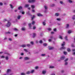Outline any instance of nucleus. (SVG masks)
I'll return each mask as SVG.
<instances>
[{
  "label": "nucleus",
  "instance_id": "nucleus-50",
  "mask_svg": "<svg viewBox=\"0 0 75 75\" xmlns=\"http://www.w3.org/2000/svg\"><path fill=\"white\" fill-rule=\"evenodd\" d=\"M21 75H25V73H21Z\"/></svg>",
  "mask_w": 75,
  "mask_h": 75
},
{
  "label": "nucleus",
  "instance_id": "nucleus-2",
  "mask_svg": "<svg viewBox=\"0 0 75 75\" xmlns=\"http://www.w3.org/2000/svg\"><path fill=\"white\" fill-rule=\"evenodd\" d=\"M35 1V0H29V3H33Z\"/></svg>",
  "mask_w": 75,
  "mask_h": 75
},
{
  "label": "nucleus",
  "instance_id": "nucleus-10",
  "mask_svg": "<svg viewBox=\"0 0 75 75\" xmlns=\"http://www.w3.org/2000/svg\"><path fill=\"white\" fill-rule=\"evenodd\" d=\"M29 4H26L25 5V7H29Z\"/></svg>",
  "mask_w": 75,
  "mask_h": 75
},
{
  "label": "nucleus",
  "instance_id": "nucleus-49",
  "mask_svg": "<svg viewBox=\"0 0 75 75\" xmlns=\"http://www.w3.org/2000/svg\"><path fill=\"white\" fill-rule=\"evenodd\" d=\"M48 41H49V42H51V41H52V40L51 39H49Z\"/></svg>",
  "mask_w": 75,
  "mask_h": 75
},
{
  "label": "nucleus",
  "instance_id": "nucleus-30",
  "mask_svg": "<svg viewBox=\"0 0 75 75\" xmlns=\"http://www.w3.org/2000/svg\"><path fill=\"white\" fill-rule=\"evenodd\" d=\"M24 51H25L26 52H28V50L25 49H24Z\"/></svg>",
  "mask_w": 75,
  "mask_h": 75
},
{
  "label": "nucleus",
  "instance_id": "nucleus-57",
  "mask_svg": "<svg viewBox=\"0 0 75 75\" xmlns=\"http://www.w3.org/2000/svg\"><path fill=\"white\" fill-rule=\"evenodd\" d=\"M61 72L62 73H64V70H62L61 71Z\"/></svg>",
  "mask_w": 75,
  "mask_h": 75
},
{
  "label": "nucleus",
  "instance_id": "nucleus-53",
  "mask_svg": "<svg viewBox=\"0 0 75 75\" xmlns=\"http://www.w3.org/2000/svg\"><path fill=\"white\" fill-rule=\"evenodd\" d=\"M31 23H30L29 24V27H31Z\"/></svg>",
  "mask_w": 75,
  "mask_h": 75
},
{
  "label": "nucleus",
  "instance_id": "nucleus-17",
  "mask_svg": "<svg viewBox=\"0 0 75 75\" xmlns=\"http://www.w3.org/2000/svg\"><path fill=\"white\" fill-rule=\"evenodd\" d=\"M44 7L45 9V10H47V8H48V6H44Z\"/></svg>",
  "mask_w": 75,
  "mask_h": 75
},
{
  "label": "nucleus",
  "instance_id": "nucleus-42",
  "mask_svg": "<svg viewBox=\"0 0 75 75\" xmlns=\"http://www.w3.org/2000/svg\"><path fill=\"white\" fill-rule=\"evenodd\" d=\"M67 51L68 52H70L71 51V50L69 48H68L67 49Z\"/></svg>",
  "mask_w": 75,
  "mask_h": 75
},
{
  "label": "nucleus",
  "instance_id": "nucleus-11",
  "mask_svg": "<svg viewBox=\"0 0 75 75\" xmlns=\"http://www.w3.org/2000/svg\"><path fill=\"white\" fill-rule=\"evenodd\" d=\"M35 71V70H32L30 72V73L31 74H33V73H34V72Z\"/></svg>",
  "mask_w": 75,
  "mask_h": 75
},
{
  "label": "nucleus",
  "instance_id": "nucleus-21",
  "mask_svg": "<svg viewBox=\"0 0 75 75\" xmlns=\"http://www.w3.org/2000/svg\"><path fill=\"white\" fill-rule=\"evenodd\" d=\"M59 13H55V16H59Z\"/></svg>",
  "mask_w": 75,
  "mask_h": 75
},
{
  "label": "nucleus",
  "instance_id": "nucleus-26",
  "mask_svg": "<svg viewBox=\"0 0 75 75\" xmlns=\"http://www.w3.org/2000/svg\"><path fill=\"white\" fill-rule=\"evenodd\" d=\"M42 73L43 74H45L46 73V71H42Z\"/></svg>",
  "mask_w": 75,
  "mask_h": 75
},
{
  "label": "nucleus",
  "instance_id": "nucleus-41",
  "mask_svg": "<svg viewBox=\"0 0 75 75\" xmlns=\"http://www.w3.org/2000/svg\"><path fill=\"white\" fill-rule=\"evenodd\" d=\"M1 58H5V56H2L1 57Z\"/></svg>",
  "mask_w": 75,
  "mask_h": 75
},
{
  "label": "nucleus",
  "instance_id": "nucleus-31",
  "mask_svg": "<svg viewBox=\"0 0 75 75\" xmlns=\"http://www.w3.org/2000/svg\"><path fill=\"white\" fill-rule=\"evenodd\" d=\"M6 60H8V56H6Z\"/></svg>",
  "mask_w": 75,
  "mask_h": 75
},
{
  "label": "nucleus",
  "instance_id": "nucleus-25",
  "mask_svg": "<svg viewBox=\"0 0 75 75\" xmlns=\"http://www.w3.org/2000/svg\"><path fill=\"white\" fill-rule=\"evenodd\" d=\"M11 72V69H8L7 70V72Z\"/></svg>",
  "mask_w": 75,
  "mask_h": 75
},
{
  "label": "nucleus",
  "instance_id": "nucleus-40",
  "mask_svg": "<svg viewBox=\"0 0 75 75\" xmlns=\"http://www.w3.org/2000/svg\"><path fill=\"white\" fill-rule=\"evenodd\" d=\"M47 30H48V31H51V28H48L47 29Z\"/></svg>",
  "mask_w": 75,
  "mask_h": 75
},
{
  "label": "nucleus",
  "instance_id": "nucleus-13",
  "mask_svg": "<svg viewBox=\"0 0 75 75\" xmlns=\"http://www.w3.org/2000/svg\"><path fill=\"white\" fill-rule=\"evenodd\" d=\"M65 47L63 46V47L61 48L60 50H65Z\"/></svg>",
  "mask_w": 75,
  "mask_h": 75
},
{
  "label": "nucleus",
  "instance_id": "nucleus-44",
  "mask_svg": "<svg viewBox=\"0 0 75 75\" xmlns=\"http://www.w3.org/2000/svg\"><path fill=\"white\" fill-rule=\"evenodd\" d=\"M39 43L40 44H42V40H40L39 41Z\"/></svg>",
  "mask_w": 75,
  "mask_h": 75
},
{
  "label": "nucleus",
  "instance_id": "nucleus-24",
  "mask_svg": "<svg viewBox=\"0 0 75 75\" xmlns=\"http://www.w3.org/2000/svg\"><path fill=\"white\" fill-rule=\"evenodd\" d=\"M68 1L70 3H72V1L71 0H68Z\"/></svg>",
  "mask_w": 75,
  "mask_h": 75
},
{
  "label": "nucleus",
  "instance_id": "nucleus-51",
  "mask_svg": "<svg viewBox=\"0 0 75 75\" xmlns=\"http://www.w3.org/2000/svg\"><path fill=\"white\" fill-rule=\"evenodd\" d=\"M43 45H44V46H47V44H43Z\"/></svg>",
  "mask_w": 75,
  "mask_h": 75
},
{
  "label": "nucleus",
  "instance_id": "nucleus-60",
  "mask_svg": "<svg viewBox=\"0 0 75 75\" xmlns=\"http://www.w3.org/2000/svg\"><path fill=\"white\" fill-rule=\"evenodd\" d=\"M25 13L24 12H22V14H24V13Z\"/></svg>",
  "mask_w": 75,
  "mask_h": 75
},
{
  "label": "nucleus",
  "instance_id": "nucleus-62",
  "mask_svg": "<svg viewBox=\"0 0 75 75\" xmlns=\"http://www.w3.org/2000/svg\"><path fill=\"white\" fill-rule=\"evenodd\" d=\"M21 55H24V53H22L21 54Z\"/></svg>",
  "mask_w": 75,
  "mask_h": 75
},
{
  "label": "nucleus",
  "instance_id": "nucleus-35",
  "mask_svg": "<svg viewBox=\"0 0 75 75\" xmlns=\"http://www.w3.org/2000/svg\"><path fill=\"white\" fill-rule=\"evenodd\" d=\"M10 6L11 7V8H13V5H12L11 4H10Z\"/></svg>",
  "mask_w": 75,
  "mask_h": 75
},
{
  "label": "nucleus",
  "instance_id": "nucleus-7",
  "mask_svg": "<svg viewBox=\"0 0 75 75\" xmlns=\"http://www.w3.org/2000/svg\"><path fill=\"white\" fill-rule=\"evenodd\" d=\"M67 33L68 34H71V33H72V31L71 30H68Z\"/></svg>",
  "mask_w": 75,
  "mask_h": 75
},
{
  "label": "nucleus",
  "instance_id": "nucleus-6",
  "mask_svg": "<svg viewBox=\"0 0 75 75\" xmlns=\"http://www.w3.org/2000/svg\"><path fill=\"white\" fill-rule=\"evenodd\" d=\"M65 58V56H62L61 57V59L63 60V59H64Z\"/></svg>",
  "mask_w": 75,
  "mask_h": 75
},
{
  "label": "nucleus",
  "instance_id": "nucleus-1",
  "mask_svg": "<svg viewBox=\"0 0 75 75\" xmlns=\"http://www.w3.org/2000/svg\"><path fill=\"white\" fill-rule=\"evenodd\" d=\"M10 25H11V23L10 22V21L8 20V23L6 24V26L8 27H10Z\"/></svg>",
  "mask_w": 75,
  "mask_h": 75
},
{
  "label": "nucleus",
  "instance_id": "nucleus-59",
  "mask_svg": "<svg viewBox=\"0 0 75 75\" xmlns=\"http://www.w3.org/2000/svg\"><path fill=\"white\" fill-rule=\"evenodd\" d=\"M50 38L52 40V38H53V37L52 36H51L50 37Z\"/></svg>",
  "mask_w": 75,
  "mask_h": 75
},
{
  "label": "nucleus",
  "instance_id": "nucleus-3",
  "mask_svg": "<svg viewBox=\"0 0 75 75\" xmlns=\"http://www.w3.org/2000/svg\"><path fill=\"white\" fill-rule=\"evenodd\" d=\"M24 60H29L30 59V57H24Z\"/></svg>",
  "mask_w": 75,
  "mask_h": 75
},
{
  "label": "nucleus",
  "instance_id": "nucleus-37",
  "mask_svg": "<svg viewBox=\"0 0 75 75\" xmlns=\"http://www.w3.org/2000/svg\"><path fill=\"white\" fill-rule=\"evenodd\" d=\"M35 21H33L32 22V24H33V25H34V24H35Z\"/></svg>",
  "mask_w": 75,
  "mask_h": 75
},
{
  "label": "nucleus",
  "instance_id": "nucleus-4",
  "mask_svg": "<svg viewBox=\"0 0 75 75\" xmlns=\"http://www.w3.org/2000/svg\"><path fill=\"white\" fill-rule=\"evenodd\" d=\"M69 28V24H67L66 25V28Z\"/></svg>",
  "mask_w": 75,
  "mask_h": 75
},
{
  "label": "nucleus",
  "instance_id": "nucleus-19",
  "mask_svg": "<svg viewBox=\"0 0 75 75\" xmlns=\"http://www.w3.org/2000/svg\"><path fill=\"white\" fill-rule=\"evenodd\" d=\"M23 8V7L22 6H19L18 8V10H21Z\"/></svg>",
  "mask_w": 75,
  "mask_h": 75
},
{
  "label": "nucleus",
  "instance_id": "nucleus-56",
  "mask_svg": "<svg viewBox=\"0 0 75 75\" xmlns=\"http://www.w3.org/2000/svg\"><path fill=\"white\" fill-rule=\"evenodd\" d=\"M15 37H17L18 36V34H16L14 35Z\"/></svg>",
  "mask_w": 75,
  "mask_h": 75
},
{
  "label": "nucleus",
  "instance_id": "nucleus-43",
  "mask_svg": "<svg viewBox=\"0 0 75 75\" xmlns=\"http://www.w3.org/2000/svg\"><path fill=\"white\" fill-rule=\"evenodd\" d=\"M30 43L31 44V45H34V42H30Z\"/></svg>",
  "mask_w": 75,
  "mask_h": 75
},
{
  "label": "nucleus",
  "instance_id": "nucleus-29",
  "mask_svg": "<svg viewBox=\"0 0 75 75\" xmlns=\"http://www.w3.org/2000/svg\"><path fill=\"white\" fill-rule=\"evenodd\" d=\"M59 38L60 39H61V40H62V37L61 35H59Z\"/></svg>",
  "mask_w": 75,
  "mask_h": 75
},
{
  "label": "nucleus",
  "instance_id": "nucleus-34",
  "mask_svg": "<svg viewBox=\"0 0 75 75\" xmlns=\"http://www.w3.org/2000/svg\"><path fill=\"white\" fill-rule=\"evenodd\" d=\"M60 3H61V4H64V3H63V1H60Z\"/></svg>",
  "mask_w": 75,
  "mask_h": 75
},
{
  "label": "nucleus",
  "instance_id": "nucleus-27",
  "mask_svg": "<svg viewBox=\"0 0 75 75\" xmlns=\"http://www.w3.org/2000/svg\"><path fill=\"white\" fill-rule=\"evenodd\" d=\"M65 45V42H63V44H62V46H64V45Z\"/></svg>",
  "mask_w": 75,
  "mask_h": 75
},
{
  "label": "nucleus",
  "instance_id": "nucleus-39",
  "mask_svg": "<svg viewBox=\"0 0 75 75\" xmlns=\"http://www.w3.org/2000/svg\"><path fill=\"white\" fill-rule=\"evenodd\" d=\"M6 34H11V32H8L6 33Z\"/></svg>",
  "mask_w": 75,
  "mask_h": 75
},
{
  "label": "nucleus",
  "instance_id": "nucleus-61",
  "mask_svg": "<svg viewBox=\"0 0 75 75\" xmlns=\"http://www.w3.org/2000/svg\"><path fill=\"white\" fill-rule=\"evenodd\" d=\"M54 31H57V29H54Z\"/></svg>",
  "mask_w": 75,
  "mask_h": 75
},
{
  "label": "nucleus",
  "instance_id": "nucleus-55",
  "mask_svg": "<svg viewBox=\"0 0 75 75\" xmlns=\"http://www.w3.org/2000/svg\"><path fill=\"white\" fill-rule=\"evenodd\" d=\"M3 5V3L1 2H0V6H2Z\"/></svg>",
  "mask_w": 75,
  "mask_h": 75
},
{
  "label": "nucleus",
  "instance_id": "nucleus-14",
  "mask_svg": "<svg viewBox=\"0 0 75 75\" xmlns=\"http://www.w3.org/2000/svg\"><path fill=\"white\" fill-rule=\"evenodd\" d=\"M31 7L32 8V9H34V8H35V6L34 5H31Z\"/></svg>",
  "mask_w": 75,
  "mask_h": 75
},
{
  "label": "nucleus",
  "instance_id": "nucleus-36",
  "mask_svg": "<svg viewBox=\"0 0 75 75\" xmlns=\"http://www.w3.org/2000/svg\"><path fill=\"white\" fill-rule=\"evenodd\" d=\"M65 38L66 41H68V37L66 36Z\"/></svg>",
  "mask_w": 75,
  "mask_h": 75
},
{
  "label": "nucleus",
  "instance_id": "nucleus-9",
  "mask_svg": "<svg viewBox=\"0 0 75 75\" xmlns=\"http://www.w3.org/2000/svg\"><path fill=\"white\" fill-rule=\"evenodd\" d=\"M13 30L15 31H19V30L18 29L16 28H14Z\"/></svg>",
  "mask_w": 75,
  "mask_h": 75
},
{
  "label": "nucleus",
  "instance_id": "nucleus-63",
  "mask_svg": "<svg viewBox=\"0 0 75 75\" xmlns=\"http://www.w3.org/2000/svg\"><path fill=\"white\" fill-rule=\"evenodd\" d=\"M57 25H61V23H58Z\"/></svg>",
  "mask_w": 75,
  "mask_h": 75
},
{
  "label": "nucleus",
  "instance_id": "nucleus-5",
  "mask_svg": "<svg viewBox=\"0 0 75 75\" xmlns=\"http://www.w3.org/2000/svg\"><path fill=\"white\" fill-rule=\"evenodd\" d=\"M49 49L51 50H53V49H54V48L53 47H49Z\"/></svg>",
  "mask_w": 75,
  "mask_h": 75
},
{
  "label": "nucleus",
  "instance_id": "nucleus-8",
  "mask_svg": "<svg viewBox=\"0 0 75 75\" xmlns=\"http://www.w3.org/2000/svg\"><path fill=\"white\" fill-rule=\"evenodd\" d=\"M21 16L20 15H18L17 16V19L18 20H20V18H21Z\"/></svg>",
  "mask_w": 75,
  "mask_h": 75
},
{
  "label": "nucleus",
  "instance_id": "nucleus-15",
  "mask_svg": "<svg viewBox=\"0 0 75 75\" xmlns=\"http://www.w3.org/2000/svg\"><path fill=\"white\" fill-rule=\"evenodd\" d=\"M25 28L23 27L22 28V31H25Z\"/></svg>",
  "mask_w": 75,
  "mask_h": 75
},
{
  "label": "nucleus",
  "instance_id": "nucleus-46",
  "mask_svg": "<svg viewBox=\"0 0 75 75\" xmlns=\"http://www.w3.org/2000/svg\"><path fill=\"white\" fill-rule=\"evenodd\" d=\"M43 25H45V24H46V23L45 22H43Z\"/></svg>",
  "mask_w": 75,
  "mask_h": 75
},
{
  "label": "nucleus",
  "instance_id": "nucleus-18",
  "mask_svg": "<svg viewBox=\"0 0 75 75\" xmlns=\"http://www.w3.org/2000/svg\"><path fill=\"white\" fill-rule=\"evenodd\" d=\"M37 15L38 16H42V15H41V14L40 13H38Z\"/></svg>",
  "mask_w": 75,
  "mask_h": 75
},
{
  "label": "nucleus",
  "instance_id": "nucleus-28",
  "mask_svg": "<svg viewBox=\"0 0 75 75\" xmlns=\"http://www.w3.org/2000/svg\"><path fill=\"white\" fill-rule=\"evenodd\" d=\"M57 21H61V19L60 18H57L56 19Z\"/></svg>",
  "mask_w": 75,
  "mask_h": 75
},
{
  "label": "nucleus",
  "instance_id": "nucleus-22",
  "mask_svg": "<svg viewBox=\"0 0 75 75\" xmlns=\"http://www.w3.org/2000/svg\"><path fill=\"white\" fill-rule=\"evenodd\" d=\"M45 55H46L45 54H41V57H45Z\"/></svg>",
  "mask_w": 75,
  "mask_h": 75
},
{
  "label": "nucleus",
  "instance_id": "nucleus-38",
  "mask_svg": "<svg viewBox=\"0 0 75 75\" xmlns=\"http://www.w3.org/2000/svg\"><path fill=\"white\" fill-rule=\"evenodd\" d=\"M51 7H54L55 6V4H52L51 5Z\"/></svg>",
  "mask_w": 75,
  "mask_h": 75
},
{
  "label": "nucleus",
  "instance_id": "nucleus-58",
  "mask_svg": "<svg viewBox=\"0 0 75 75\" xmlns=\"http://www.w3.org/2000/svg\"><path fill=\"white\" fill-rule=\"evenodd\" d=\"M35 28H36L35 27V26H34L33 27V30H35Z\"/></svg>",
  "mask_w": 75,
  "mask_h": 75
},
{
  "label": "nucleus",
  "instance_id": "nucleus-47",
  "mask_svg": "<svg viewBox=\"0 0 75 75\" xmlns=\"http://www.w3.org/2000/svg\"><path fill=\"white\" fill-rule=\"evenodd\" d=\"M8 40L9 41H12V39L11 38H9Z\"/></svg>",
  "mask_w": 75,
  "mask_h": 75
},
{
  "label": "nucleus",
  "instance_id": "nucleus-33",
  "mask_svg": "<svg viewBox=\"0 0 75 75\" xmlns=\"http://www.w3.org/2000/svg\"><path fill=\"white\" fill-rule=\"evenodd\" d=\"M34 18H35V16H33V17H32V21H33V19H34Z\"/></svg>",
  "mask_w": 75,
  "mask_h": 75
},
{
  "label": "nucleus",
  "instance_id": "nucleus-16",
  "mask_svg": "<svg viewBox=\"0 0 75 75\" xmlns=\"http://www.w3.org/2000/svg\"><path fill=\"white\" fill-rule=\"evenodd\" d=\"M21 47H23V48H24V47H26V45H22L21 46Z\"/></svg>",
  "mask_w": 75,
  "mask_h": 75
},
{
  "label": "nucleus",
  "instance_id": "nucleus-48",
  "mask_svg": "<svg viewBox=\"0 0 75 75\" xmlns=\"http://www.w3.org/2000/svg\"><path fill=\"white\" fill-rule=\"evenodd\" d=\"M68 60V59L67 58L64 60V61L65 62H67V61Z\"/></svg>",
  "mask_w": 75,
  "mask_h": 75
},
{
  "label": "nucleus",
  "instance_id": "nucleus-32",
  "mask_svg": "<svg viewBox=\"0 0 75 75\" xmlns=\"http://www.w3.org/2000/svg\"><path fill=\"white\" fill-rule=\"evenodd\" d=\"M27 46L28 47H30L31 46V45L30 44H28L27 45Z\"/></svg>",
  "mask_w": 75,
  "mask_h": 75
},
{
  "label": "nucleus",
  "instance_id": "nucleus-20",
  "mask_svg": "<svg viewBox=\"0 0 75 75\" xmlns=\"http://www.w3.org/2000/svg\"><path fill=\"white\" fill-rule=\"evenodd\" d=\"M26 74H31V73H30V71H27V72H26Z\"/></svg>",
  "mask_w": 75,
  "mask_h": 75
},
{
  "label": "nucleus",
  "instance_id": "nucleus-52",
  "mask_svg": "<svg viewBox=\"0 0 75 75\" xmlns=\"http://www.w3.org/2000/svg\"><path fill=\"white\" fill-rule=\"evenodd\" d=\"M68 65V62H66L65 63V65Z\"/></svg>",
  "mask_w": 75,
  "mask_h": 75
},
{
  "label": "nucleus",
  "instance_id": "nucleus-23",
  "mask_svg": "<svg viewBox=\"0 0 75 75\" xmlns=\"http://www.w3.org/2000/svg\"><path fill=\"white\" fill-rule=\"evenodd\" d=\"M49 68H54V67L52 66H50Z\"/></svg>",
  "mask_w": 75,
  "mask_h": 75
},
{
  "label": "nucleus",
  "instance_id": "nucleus-54",
  "mask_svg": "<svg viewBox=\"0 0 75 75\" xmlns=\"http://www.w3.org/2000/svg\"><path fill=\"white\" fill-rule=\"evenodd\" d=\"M38 67H35V69H38Z\"/></svg>",
  "mask_w": 75,
  "mask_h": 75
},
{
  "label": "nucleus",
  "instance_id": "nucleus-45",
  "mask_svg": "<svg viewBox=\"0 0 75 75\" xmlns=\"http://www.w3.org/2000/svg\"><path fill=\"white\" fill-rule=\"evenodd\" d=\"M64 55H67V52H64Z\"/></svg>",
  "mask_w": 75,
  "mask_h": 75
},
{
  "label": "nucleus",
  "instance_id": "nucleus-12",
  "mask_svg": "<svg viewBox=\"0 0 75 75\" xmlns=\"http://www.w3.org/2000/svg\"><path fill=\"white\" fill-rule=\"evenodd\" d=\"M35 36H36V34L35 33H33V38H35Z\"/></svg>",
  "mask_w": 75,
  "mask_h": 75
},
{
  "label": "nucleus",
  "instance_id": "nucleus-64",
  "mask_svg": "<svg viewBox=\"0 0 75 75\" xmlns=\"http://www.w3.org/2000/svg\"><path fill=\"white\" fill-rule=\"evenodd\" d=\"M51 75H55V74L54 73H53Z\"/></svg>",
  "mask_w": 75,
  "mask_h": 75
}]
</instances>
